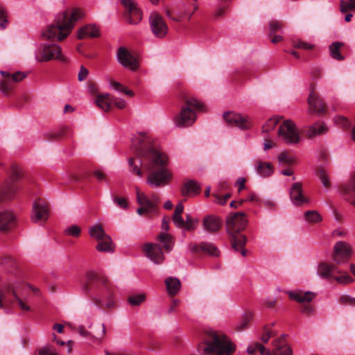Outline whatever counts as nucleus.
Instances as JSON below:
<instances>
[{"label":"nucleus","mask_w":355,"mask_h":355,"mask_svg":"<svg viewBox=\"0 0 355 355\" xmlns=\"http://www.w3.org/2000/svg\"><path fill=\"white\" fill-rule=\"evenodd\" d=\"M198 8V6L196 3V0H190L188 3L187 10L184 13V15L188 16V18L193 15V14L197 10Z\"/></svg>","instance_id":"5fc2aeb1"},{"label":"nucleus","mask_w":355,"mask_h":355,"mask_svg":"<svg viewBox=\"0 0 355 355\" xmlns=\"http://www.w3.org/2000/svg\"><path fill=\"white\" fill-rule=\"evenodd\" d=\"M290 197L294 205L300 206L309 201L302 194V186L300 183H294L290 190Z\"/></svg>","instance_id":"393cba45"},{"label":"nucleus","mask_w":355,"mask_h":355,"mask_svg":"<svg viewBox=\"0 0 355 355\" xmlns=\"http://www.w3.org/2000/svg\"><path fill=\"white\" fill-rule=\"evenodd\" d=\"M10 24L9 15L6 9L0 6V31L6 30Z\"/></svg>","instance_id":"a19ab883"},{"label":"nucleus","mask_w":355,"mask_h":355,"mask_svg":"<svg viewBox=\"0 0 355 355\" xmlns=\"http://www.w3.org/2000/svg\"><path fill=\"white\" fill-rule=\"evenodd\" d=\"M318 176L319 177L324 187H329L330 186L327 173L324 169H321L318 171Z\"/></svg>","instance_id":"4d7b16f0"},{"label":"nucleus","mask_w":355,"mask_h":355,"mask_svg":"<svg viewBox=\"0 0 355 355\" xmlns=\"http://www.w3.org/2000/svg\"><path fill=\"white\" fill-rule=\"evenodd\" d=\"M279 123V119L277 117H272L269 119L262 126L263 132H269L274 130Z\"/></svg>","instance_id":"09e8293b"},{"label":"nucleus","mask_w":355,"mask_h":355,"mask_svg":"<svg viewBox=\"0 0 355 355\" xmlns=\"http://www.w3.org/2000/svg\"><path fill=\"white\" fill-rule=\"evenodd\" d=\"M117 58L119 63L126 69L135 71L139 67V63L137 60L125 47L121 46L119 48L117 51Z\"/></svg>","instance_id":"f3484780"},{"label":"nucleus","mask_w":355,"mask_h":355,"mask_svg":"<svg viewBox=\"0 0 355 355\" xmlns=\"http://www.w3.org/2000/svg\"><path fill=\"white\" fill-rule=\"evenodd\" d=\"M80 233V228L77 225H71L65 230V234L78 237Z\"/></svg>","instance_id":"13d9d810"},{"label":"nucleus","mask_w":355,"mask_h":355,"mask_svg":"<svg viewBox=\"0 0 355 355\" xmlns=\"http://www.w3.org/2000/svg\"><path fill=\"white\" fill-rule=\"evenodd\" d=\"M52 59L59 60L62 62L66 60L62 54V49L60 46L57 44L45 45L42 51V61H49Z\"/></svg>","instance_id":"412c9836"},{"label":"nucleus","mask_w":355,"mask_h":355,"mask_svg":"<svg viewBox=\"0 0 355 355\" xmlns=\"http://www.w3.org/2000/svg\"><path fill=\"white\" fill-rule=\"evenodd\" d=\"M166 286L170 295L174 296L180 289V281L175 277H168L165 280Z\"/></svg>","instance_id":"f704fd0d"},{"label":"nucleus","mask_w":355,"mask_h":355,"mask_svg":"<svg viewBox=\"0 0 355 355\" xmlns=\"http://www.w3.org/2000/svg\"><path fill=\"white\" fill-rule=\"evenodd\" d=\"M277 335L276 331L268 329L266 326L263 328L260 339L263 343H268L270 338Z\"/></svg>","instance_id":"8fccbe9b"},{"label":"nucleus","mask_w":355,"mask_h":355,"mask_svg":"<svg viewBox=\"0 0 355 355\" xmlns=\"http://www.w3.org/2000/svg\"><path fill=\"white\" fill-rule=\"evenodd\" d=\"M231 250L242 257H248L252 254L251 250L246 245H231Z\"/></svg>","instance_id":"c03bdc74"},{"label":"nucleus","mask_w":355,"mask_h":355,"mask_svg":"<svg viewBox=\"0 0 355 355\" xmlns=\"http://www.w3.org/2000/svg\"><path fill=\"white\" fill-rule=\"evenodd\" d=\"M171 218L169 217H164L162 223V230L164 231L158 235V239L162 244H168L173 242L172 235L166 233L169 229V223Z\"/></svg>","instance_id":"2f4dec72"},{"label":"nucleus","mask_w":355,"mask_h":355,"mask_svg":"<svg viewBox=\"0 0 355 355\" xmlns=\"http://www.w3.org/2000/svg\"><path fill=\"white\" fill-rule=\"evenodd\" d=\"M89 232L92 237L97 239L98 244H112L111 237L105 233L101 225L92 226L89 228Z\"/></svg>","instance_id":"a878e982"},{"label":"nucleus","mask_w":355,"mask_h":355,"mask_svg":"<svg viewBox=\"0 0 355 355\" xmlns=\"http://www.w3.org/2000/svg\"><path fill=\"white\" fill-rule=\"evenodd\" d=\"M189 251L196 256L218 257L220 254L216 245H189Z\"/></svg>","instance_id":"b1692460"},{"label":"nucleus","mask_w":355,"mask_h":355,"mask_svg":"<svg viewBox=\"0 0 355 355\" xmlns=\"http://www.w3.org/2000/svg\"><path fill=\"white\" fill-rule=\"evenodd\" d=\"M149 24L150 30L156 37L164 38L168 31V26L163 17L156 12H153L149 15Z\"/></svg>","instance_id":"9b49d317"},{"label":"nucleus","mask_w":355,"mask_h":355,"mask_svg":"<svg viewBox=\"0 0 355 355\" xmlns=\"http://www.w3.org/2000/svg\"><path fill=\"white\" fill-rule=\"evenodd\" d=\"M1 73L3 76V79L0 83V90L3 94L8 95L13 90L15 84L6 74V71H1Z\"/></svg>","instance_id":"e433bc0d"},{"label":"nucleus","mask_w":355,"mask_h":355,"mask_svg":"<svg viewBox=\"0 0 355 355\" xmlns=\"http://www.w3.org/2000/svg\"><path fill=\"white\" fill-rule=\"evenodd\" d=\"M212 196L215 198L214 202L218 205H224L226 204L227 200L231 197L230 193L221 194L219 191H216L213 193Z\"/></svg>","instance_id":"49530a36"},{"label":"nucleus","mask_w":355,"mask_h":355,"mask_svg":"<svg viewBox=\"0 0 355 355\" xmlns=\"http://www.w3.org/2000/svg\"><path fill=\"white\" fill-rule=\"evenodd\" d=\"M127 300L132 306H139L146 300V295L144 293L130 295Z\"/></svg>","instance_id":"37998d69"},{"label":"nucleus","mask_w":355,"mask_h":355,"mask_svg":"<svg viewBox=\"0 0 355 355\" xmlns=\"http://www.w3.org/2000/svg\"><path fill=\"white\" fill-rule=\"evenodd\" d=\"M173 222L174 225L179 228H182L184 225V220L182 217V215H173Z\"/></svg>","instance_id":"338daca9"},{"label":"nucleus","mask_w":355,"mask_h":355,"mask_svg":"<svg viewBox=\"0 0 355 355\" xmlns=\"http://www.w3.org/2000/svg\"><path fill=\"white\" fill-rule=\"evenodd\" d=\"M278 136L286 144H295L300 141L296 125L292 120H285L278 129Z\"/></svg>","instance_id":"9d476101"},{"label":"nucleus","mask_w":355,"mask_h":355,"mask_svg":"<svg viewBox=\"0 0 355 355\" xmlns=\"http://www.w3.org/2000/svg\"><path fill=\"white\" fill-rule=\"evenodd\" d=\"M112 102V97L107 94L99 95L96 99V105L104 112L110 111Z\"/></svg>","instance_id":"72a5a7b5"},{"label":"nucleus","mask_w":355,"mask_h":355,"mask_svg":"<svg viewBox=\"0 0 355 355\" xmlns=\"http://www.w3.org/2000/svg\"><path fill=\"white\" fill-rule=\"evenodd\" d=\"M96 250L100 252L112 253L115 250V245H96Z\"/></svg>","instance_id":"e2e57ef3"},{"label":"nucleus","mask_w":355,"mask_h":355,"mask_svg":"<svg viewBox=\"0 0 355 355\" xmlns=\"http://www.w3.org/2000/svg\"><path fill=\"white\" fill-rule=\"evenodd\" d=\"M317 273L322 279L329 282L335 280L341 284H348L354 281L353 278L347 272L339 270L336 263L326 261L319 263Z\"/></svg>","instance_id":"6e6552de"},{"label":"nucleus","mask_w":355,"mask_h":355,"mask_svg":"<svg viewBox=\"0 0 355 355\" xmlns=\"http://www.w3.org/2000/svg\"><path fill=\"white\" fill-rule=\"evenodd\" d=\"M304 218L309 223L315 224L320 223L322 218L321 215L316 211H306L304 213Z\"/></svg>","instance_id":"ea45409f"},{"label":"nucleus","mask_w":355,"mask_h":355,"mask_svg":"<svg viewBox=\"0 0 355 355\" xmlns=\"http://www.w3.org/2000/svg\"><path fill=\"white\" fill-rule=\"evenodd\" d=\"M327 132V127L324 123H315L311 125L307 131V137L309 138L314 137L317 135H320Z\"/></svg>","instance_id":"c9c22d12"},{"label":"nucleus","mask_w":355,"mask_h":355,"mask_svg":"<svg viewBox=\"0 0 355 355\" xmlns=\"http://www.w3.org/2000/svg\"><path fill=\"white\" fill-rule=\"evenodd\" d=\"M31 218L34 223L47 220L49 218V207L44 200L37 199L34 201Z\"/></svg>","instance_id":"2eb2a0df"},{"label":"nucleus","mask_w":355,"mask_h":355,"mask_svg":"<svg viewBox=\"0 0 355 355\" xmlns=\"http://www.w3.org/2000/svg\"><path fill=\"white\" fill-rule=\"evenodd\" d=\"M112 196L113 202L117 207L123 209H127L128 208V200L125 198L120 197L114 194Z\"/></svg>","instance_id":"603ef678"},{"label":"nucleus","mask_w":355,"mask_h":355,"mask_svg":"<svg viewBox=\"0 0 355 355\" xmlns=\"http://www.w3.org/2000/svg\"><path fill=\"white\" fill-rule=\"evenodd\" d=\"M112 103L114 104L115 106L119 109H124L126 106V103L123 99L118 98H112Z\"/></svg>","instance_id":"774afa93"},{"label":"nucleus","mask_w":355,"mask_h":355,"mask_svg":"<svg viewBox=\"0 0 355 355\" xmlns=\"http://www.w3.org/2000/svg\"><path fill=\"white\" fill-rule=\"evenodd\" d=\"M292 46L295 49H304V50H311L313 49L314 45L305 42L300 39H295L292 41Z\"/></svg>","instance_id":"a18cd8bd"},{"label":"nucleus","mask_w":355,"mask_h":355,"mask_svg":"<svg viewBox=\"0 0 355 355\" xmlns=\"http://www.w3.org/2000/svg\"><path fill=\"white\" fill-rule=\"evenodd\" d=\"M110 86L114 90L122 92L125 94L130 96H134V92L132 90L128 89L123 87V86L119 82L112 80L110 82Z\"/></svg>","instance_id":"3c124183"},{"label":"nucleus","mask_w":355,"mask_h":355,"mask_svg":"<svg viewBox=\"0 0 355 355\" xmlns=\"http://www.w3.org/2000/svg\"><path fill=\"white\" fill-rule=\"evenodd\" d=\"M344 46V44L340 42L332 43L329 46L330 55L332 58L337 60H343L344 57L340 53V49Z\"/></svg>","instance_id":"58836bf2"},{"label":"nucleus","mask_w":355,"mask_h":355,"mask_svg":"<svg viewBox=\"0 0 355 355\" xmlns=\"http://www.w3.org/2000/svg\"><path fill=\"white\" fill-rule=\"evenodd\" d=\"M133 150L140 157L138 163L137 159L130 158L128 163L130 171L139 178L143 176L141 166L149 172L146 182L153 187H159L167 184L171 179V173L167 169L168 156L161 150L151 145L148 139L139 136L133 141Z\"/></svg>","instance_id":"f257e3e1"},{"label":"nucleus","mask_w":355,"mask_h":355,"mask_svg":"<svg viewBox=\"0 0 355 355\" xmlns=\"http://www.w3.org/2000/svg\"><path fill=\"white\" fill-rule=\"evenodd\" d=\"M101 332L97 333L96 336H93L89 331H87L83 326L77 328L78 333L83 337L94 341H101L106 335V328L104 324H100Z\"/></svg>","instance_id":"c756f323"},{"label":"nucleus","mask_w":355,"mask_h":355,"mask_svg":"<svg viewBox=\"0 0 355 355\" xmlns=\"http://www.w3.org/2000/svg\"><path fill=\"white\" fill-rule=\"evenodd\" d=\"M101 332L97 333L96 336H93L89 331H87L83 326L77 328L78 333L83 337L94 341H101L106 335V328L104 324H100Z\"/></svg>","instance_id":"c85d7f7f"},{"label":"nucleus","mask_w":355,"mask_h":355,"mask_svg":"<svg viewBox=\"0 0 355 355\" xmlns=\"http://www.w3.org/2000/svg\"><path fill=\"white\" fill-rule=\"evenodd\" d=\"M284 26L282 21L277 20H272L269 23V33L268 36L272 37L275 33L280 31Z\"/></svg>","instance_id":"de8ad7c7"},{"label":"nucleus","mask_w":355,"mask_h":355,"mask_svg":"<svg viewBox=\"0 0 355 355\" xmlns=\"http://www.w3.org/2000/svg\"><path fill=\"white\" fill-rule=\"evenodd\" d=\"M352 252L350 245H334L332 259L336 265H339L348 261Z\"/></svg>","instance_id":"a211bd4d"},{"label":"nucleus","mask_w":355,"mask_h":355,"mask_svg":"<svg viewBox=\"0 0 355 355\" xmlns=\"http://www.w3.org/2000/svg\"><path fill=\"white\" fill-rule=\"evenodd\" d=\"M310 112L321 114L326 112V105L313 88L308 98Z\"/></svg>","instance_id":"aec40b11"},{"label":"nucleus","mask_w":355,"mask_h":355,"mask_svg":"<svg viewBox=\"0 0 355 355\" xmlns=\"http://www.w3.org/2000/svg\"><path fill=\"white\" fill-rule=\"evenodd\" d=\"M197 224V220H189L188 221H184V225L182 226V229L186 231H192L196 229Z\"/></svg>","instance_id":"680f3d73"},{"label":"nucleus","mask_w":355,"mask_h":355,"mask_svg":"<svg viewBox=\"0 0 355 355\" xmlns=\"http://www.w3.org/2000/svg\"><path fill=\"white\" fill-rule=\"evenodd\" d=\"M17 290V286L10 283L4 284L0 288V309H8L10 305L16 302L22 311H31V307L19 297Z\"/></svg>","instance_id":"1a4fd4ad"},{"label":"nucleus","mask_w":355,"mask_h":355,"mask_svg":"<svg viewBox=\"0 0 355 355\" xmlns=\"http://www.w3.org/2000/svg\"><path fill=\"white\" fill-rule=\"evenodd\" d=\"M137 202L139 206H143L150 214L157 213L159 203V196L153 193L147 196L144 193L137 189Z\"/></svg>","instance_id":"4468645a"},{"label":"nucleus","mask_w":355,"mask_h":355,"mask_svg":"<svg viewBox=\"0 0 355 355\" xmlns=\"http://www.w3.org/2000/svg\"><path fill=\"white\" fill-rule=\"evenodd\" d=\"M16 225V218L11 211L0 212V232L6 233Z\"/></svg>","instance_id":"5701e85b"},{"label":"nucleus","mask_w":355,"mask_h":355,"mask_svg":"<svg viewBox=\"0 0 355 355\" xmlns=\"http://www.w3.org/2000/svg\"><path fill=\"white\" fill-rule=\"evenodd\" d=\"M286 336V335H282L272 340L273 349L272 351L266 349L263 344L255 342L248 346L247 352L251 355L256 352H259L261 355H293L292 349L287 343Z\"/></svg>","instance_id":"423d86ee"},{"label":"nucleus","mask_w":355,"mask_h":355,"mask_svg":"<svg viewBox=\"0 0 355 355\" xmlns=\"http://www.w3.org/2000/svg\"><path fill=\"white\" fill-rule=\"evenodd\" d=\"M100 37L99 27L95 24H88L78 30L77 37L79 40Z\"/></svg>","instance_id":"cd10ccee"},{"label":"nucleus","mask_w":355,"mask_h":355,"mask_svg":"<svg viewBox=\"0 0 355 355\" xmlns=\"http://www.w3.org/2000/svg\"><path fill=\"white\" fill-rule=\"evenodd\" d=\"M287 294L288 295L290 299L295 300L300 303L309 302L315 296V294L311 291H288Z\"/></svg>","instance_id":"7c9ffc66"},{"label":"nucleus","mask_w":355,"mask_h":355,"mask_svg":"<svg viewBox=\"0 0 355 355\" xmlns=\"http://www.w3.org/2000/svg\"><path fill=\"white\" fill-rule=\"evenodd\" d=\"M252 318V315L250 314L249 315H246L243 321L236 327V330L238 331H243L245 328H247L250 322V320Z\"/></svg>","instance_id":"bf43d9fd"},{"label":"nucleus","mask_w":355,"mask_h":355,"mask_svg":"<svg viewBox=\"0 0 355 355\" xmlns=\"http://www.w3.org/2000/svg\"><path fill=\"white\" fill-rule=\"evenodd\" d=\"M200 191V186L196 182L193 180H190L185 182L181 190V193L183 196L196 195L199 193Z\"/></svg>","instance_id":"473e14b6"},{"label":"nucleus","mask_w":355,"mask_h":355,"mask_svg":"<svg viewBox=\"0 0 355 355\" xmlns=\"http://www.w3.org/2000/svg\"><path fill=\"white\" fill-rule=\"evenodd\" d=\"M335 121L336 123L341 124L345 129H348L351 125L350 123L348 121V119L343 116H337Z\"/></svg>","instance_id":"0e129e2a"},{"label":"nucleus","mask_w":355,"mask_h":355,"mask_svg":"<svg viewBox=\"0 0 355 355\" xmlns=\"http://www.w3.org/2000/svg\"><path fill=\"white\" fill-rule=\"evenodd\" d=\"M6 74L10 78L12 83L15 85V83L21 82L24 78L27 77V73L21 71H17L14 73H10L8 72H6Z\"/></svg>","instance_id":"864d4df0"},{"label":"nucleus","mask_w":355,"mask_h":355,"mask_svg":"<svg viewBox=\"0 0 355 355\" xmlns=\"http://www.w3.org/2000/svg\"><path fill=\"white\" fill-rule=\"evenodd\" d=\"M202 225L206 231L216 232L220 229L222 220L219 216L216 215L207 216L203 218Z\"/></svg>","instance_id":"bb28decb"},{"label":"nucleus","mask_w":355,"mask_h":355,"mask_svg":"<svg viewBox=\"0 0 355 355\" xmlns=\"http://www.w3.org/2000/svg\"><path fill=\"white\" fill-rule=\"evenodd\" d=\"M257 172L263 177L270 176L273 173V167L269 162H257Z\"/></svg>","instance_id":"4c0bfd02"},{"label":"nucleus","mask_w":355,"mask_h":355,"mask_svg":"<svg viewBox=\"0 0 355 355\" xmlns=\"http://www.w3.org/2000/svg\"><path fill=\"white\" fill-rule=\"evenodd\" d=\"M339 303L343 305L349 304L355 306V298L349 295H343L339 298Z\"/></svg>","instance_id":"052dcab7"},{"label":"nucleus","mask_w":355,"mask_h":355,"mask_svg":"<svg viewBox=\"0 0 355 355\" xmlns=\"http://www.w3.org/2000/svg\"><path fill=\"white\" fill-rule=\"evenodd\" d=\"M22 177L23 173L21 169L17 165H12L10 168V175L8 180L16 183L21 180Z\"/></svg>","instance_id":"79ce46f5"},{"label":"nucleus","mask_w":355,"mask_h":355,"mask_svg":"<svg viewBox=\"0 0 355 355\" xmlns=\"http://www.w3.org/2000/svg\"><path fill=\"white\" fill-rule=\"evenodd\" d=\"M340 193L345 200L355 207V173L347 182L340 186Z\"/></svg>","instance_id":"6ab92c4d"},{"label":"nucleus","mask_w":355,"mask_h":355,"mask_svg":"<svg viewBox=\"0 0 355 355\" xmlns=\"http://www.w3.org/2000/svg\"><path fill=\"white\" fill-rule=\"evenodd\" d=\"M19 190V187L17 183L6 180L0 188V202L13 200Z\"/></svg>","instance_id":"4be33fe9"},{"label":"nucleus","mask_w":355,"mask_h":355,"mask_svg":"<svg viewBox=\"0 0 355 355\" xmlns=\"http://www.w3.org/2000/svg\"><path fill=\"white\" fill-rule=\"evenodd\" d=\"M85 295L99 309L110 311L115 307L114 288L104 276L93 271L86 275L82 283Z\"/></svg>","instance_id":"f03ea898"},{"label":"nucleus","mask_w":355,"mask_h":355,"mask_svg":"<svg viewBox=\"0 0 355 355\" xmlns=\"http://www.w3.org/2000/svg\"><path fill=\"white\" fill-rule=\"evenodd\" d=\"M352 9H355V0H349L348 2L344 1H340V11L343 13L347 12Z\"/></svg>","instance_id":"6e6d98bb"},{"label":"nucleus","mask_w":355,"mask_h":355,"mask_svg":"<svg viewBox=\"0 0 355 355\" xmlns=\"http://www.w3.org/2000/svg\"><path fill=\"white\" fill-rule=\"evenodd\" d=\"M247 218L243 212H236L230 214L226 219L227 232L232 235V244H246L247 237L239 232L243 230L247 225Z\"/></svg>","instance_id":"0eeeda50"},{"label":"nucleus","mask_w":355,"mask_h":355,"mask_svg":"<svg viewBox=\"0 0 355 355\" xmlns=\"http://www.w3.org/2000/svg\"><path fill=\"white\" fill-rule=\"evenodd\" d=\"M279 161L286 164H291L293 162V157L289 156L286 153H281L279 155Z\"/></svg>","instance_id":"69168bd1"},{"label":"nucleus","mask_w":355,"mask_h":355,"mask_svg":"<svg viewBox=\"0 0 355 355\" xmlns=\"http://www.w3.org/2000/svg\"><path fill=\"white\" fill-rule=\"evenodd\" d=\"M164 250L171 252L172 245H141L144 254L155 263H160L164 260Z\"/></svg>","instance_id":"ddd939ff"},{"label":"nucleus","mask_w":355,"mask_h":355,"mask_svg":"<svg viewBox=\"0 0 355 355\" xmlns=\"http://www.w3.org/2000/svg\"><path fill=\"white\" fill-rule=\"evenodd\" d=\"M204 105L202 102L193 97H187L184 105L175 119L177 127L182 128L191 125L196 120V111H203Z\"/></svg>","instance_id":"39448f33"},{"label":"nucleus","mask_w":355,"mask_h":355,"mask_svg":"<svg viewBox=\"0 0 355 355\" xmlns=\"http://www.w3.org/2000/svg\"><path fill=\"white\" fill-rule=\"evenodd\" d=\"M202 339L197 347L202 355H232L236 350L235 345L220 331H205Z\"/></svg>","instance_id":"7ed1b4c3"},{"label":"nucleus","mask_w":355,"mask_h":355,"mask_svg":"<svg viewBox=\"0 0 355 355\" xmlns=\"http://www.w3.org/2000/svg\"><path fill=\"white\" fill-rule=\"evenodd\" d=\"M84 14L79 8L65 10L60 16L55 24L49 26L43 32L44 37L53 41H61L71 33L75 23L83 17Z\"/></svg>","instance_id":"20e7f679"},{"label":"nucleus","mask_w":355,"mask_h":355,"mask_svg":"<svg viewBox=\"0 0 355 355\" xmlns=\"http://www.w3.org/2000/svg\"><path fill=\"white\" fill-rule=\"evenodd\" d=\"M127 12L128 21L131 24H139L142 19V12L134 0H121Z\"/></svg>","instance_id":"dca6fc26"},{"label":"nucleus","mask_w":355,"mask_h":355,"mask_svg":"<svg viewBox=\"0 0 355 355\" xmlns=\"http://www.w3.org/2000/svg\"><path fill=\"white\" fill-rule=\"evenodd\" d=\"M223 118L228 125L241 130H248L252 127V121L249 116L236 112H226L223 114Z\"/></svg>","instance_id":"f8f14e48"}]
</instances>
